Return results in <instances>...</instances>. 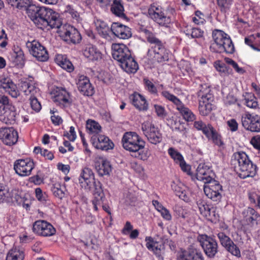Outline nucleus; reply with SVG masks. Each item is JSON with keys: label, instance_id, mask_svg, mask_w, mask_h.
I'll return each instance as SVG.
<instances>
[{"label": "nucleus", "instance_id": "7", "mask_svg": "<svg viewBox=\"0 0 260 260\" xmlns=\"http://www.w3.org/2000/svg\"><path fill=\"white\" fill-rule=\"evenodd\" d=\"M19 85L20 90L26 96H28L30 105L32 110L36 112H39L42 109V106L36 97V95L38 94V88L34 85L31 80L27 79L21 80Z\"/></svg>", "mask_w": 260, "mask_h": 260}, {"label": "nucleus", "instance_id": "58", "mask_svg": "<svg viewBox=\"0 0 260 260\" xmlns=\"http://www.w3.org/2000/svg\"><path fill=\"white\" fill-rule=\"evenodd\" d=\"M17 202L19 206H22L23 208H25L26 210H29L31 202L27 199L26 196L25 195L23 197H20L19 199H17Z\"/></svg>", "mask_w": 260, "mask_h": 260}, {"label": "nucleus", "instance_id": "5", "mask_svg": "<svg viewBox=\"0 0 260 260\" xmlns=\"http://www.w3.org/2000/svg\"><path fill=\"white\" fill-rule=\"evenodd\" d=\"M214 42L210 45L209 49L214 53L233 54L235 51L234 45L230 36L223 30L214 29L212 31Z\"/></svg>", "mask_w": 260, "mask_h": 260}, {"label": "nucleus", "instance_id": "64", "mask_svg": "<svg viewBox=\"0 0 260 260\" xmlns=\"http://www.w3.org/2000/svg\"><path fill=\"white\" fill-rule=\"evenodd\" d=\"M250 144L255 149L260 151V135L253 136L250 140Z\"/></svg>", "mask_w": 260, "mask_h": 260}, {"label": "nucleus", "instance_id": "36", "mask_svg": "<svg viewBox=\"0 0 260 260\" xmlns=\"http://www.w3.org/2000/svg\"><path fill=\"white\" fill-rule=\"evenodd\" d=\"M95 169L99 175L103 176L110 174L112 171V166L108 160L103 158H100L96 162Z\"/></svg>", "mask_w": 260, "mask_h": 260}, {"label": "nucleus", "instance_id": "63", "mask_svg": "<svg viewBox=\"0 0 260 260\" xmlns=\"http://www.w3.org/2000/svg\"><path fill=\"white\" fill-rule=\"evenodd\" d=\"M256 37L257 34L255 36L252 35L245 37L244 39L245 43L254 50Z\"/></svg>", "mask_w": 260, "mask_h": 260}, {"label": "nucleus", "instance_id": "32", "mask_svg": "<svg viewBox=\"0 0 260 260\" xmlns=\"http://www.w3.org/2000/svg\"><path fill=\"white\" fill-rule=\"evenodd\" d=\"M178 260H204L202 252L198 249L189 248L179 253Z\"/></svg>", "mask_w": 260, "mask_h": 260}, {"label": "nucleus", "instance_id": "13", "mask_svg": "<svg viewBox=\"0 0 260 260\" xmlns=\"http://www.w3.org/2000/svg\"><path fill=\"white\" fill-rule=\"evenodd\" d=\"M34 168V160L29 158L17 159L14 163L16 173L21 177L29 176Z\"/></svg>", "mask_w": 260, "mask_h": 260}, {"label": "nucleus", "instance_id": "55", "mask_svg": "<svg viewBox=\"0 0 260 260\" xmlns=\"http://www.w3.org/2000/svg\"><path fill=\"white\" fill-rule=\"evenodd\" d=\"M51 191L55 197L60 200L65 196V192L61 188V184L59 183H55L53 184L51 187Z\"/></svg>", "mask_w": 260, "mask_h": 260}, {"label": "nucleus", "instance_id": "6", "mask_svg": "<svg viewBox=\"0 0 260 260\" xmlns=\"http://www.w3.org/2000/svg\"><path fill=\"white\" fill-rule=\"evenodd\" d=\"M175 10L167 9L157 3L151 4L148 9V16L159 26L168 27L172 22Z\"/></svg>", "mask_w": 260, "mask_h": 260}, {"label": "nucleus", "instance_id": "4", "mask_svg": "<svg viewBox=\"0 0 260 260\" xmlns=\"http://www.w3.org/2000/svg\"><path fill=\"white\" fill-rule=\"evenodd\" d=\"M121 143L123 148L129 152H137L138 158L146 160L149 157L148 152L144 150L145 142L136 132H128L123 135Z\"/></svg>", "mask_w": 260, "mask_h": 260}, {"label": "nucleus", "instance_id": "61", "mask_svg": "<svg viewBox=\"0 0 260 260\" xmlns=\"http://www.w3.org/2000/svg\"><path fill=\"white\" fill-rule=\"evenodd\" d=\"M94 188V196H105V193L102 188V185L101 183L98 181L95 182L93 189Z\"/></svg>", "mask_w": 260, "mask_h": 260}, {"label": "nucleus", "instance_id": "52", "mask_svg": "<svg viewBox=\"0 0 260 260\" xmlns=\"http://www.w3.org/2000/svg\"><path fill=\"white\" fill-rule=\"evenodd\" d=\"M143 82L145 89L151 94L158 96L157 87L148 78H144Z\"/></svg>", "mask_w": 260, "mask_h": 260}, {"label": "nucleus", "instance_id": "20", "mask_svg": "<svg viewBox=\"0 0 260 260\" xmlns=\"http://www.w3.org/2000/svg\"><path fill=\"white\" fill-rule=\"evenodd\" d=\"M17 114L14 106L0 107V121L6 124H14L17 122Z\"/></svg>", "mask_w": 260, "mask_h": 260}, {"label": "nucleus", "instance_id": "3", "mask_svg": "<svg viewBox=\"0 0 260 260\" xmlns=\"http://www.w3.org/2000/svg\"><path fill=\"white\" fill-rule=\"evenodd\" d=\"M232 165L238 176L242 179L253 177L256 173L257 167L244 152H235L232 158Z\"/></svg>", "mask_w": 260, "mask_h": 260}, {"label": "nucleus", "instance_id": "31", "mask_svg": "<svg viewBox=\"0 0 260 260\" xmlns=\"http://www.w3.org/2000/svg\"><path fill=\"white\" fill-rule=\"evenodd\" d=\"M112 28V34L121 39H128L132 36L131 28L119 22H113Z\"/></svg>", "mask_w": 260, "mask_h": 260}, {"label": "nucleus", "instance_id": "17", "mask_svg": "<svg viewBox=\"0 0 260 260\" xmlns=\"http://www.w3.org/2000/svg\"><path fill=\"white\" fill-rule=\"evenodd\" d=\"M95 182L94 174L92 170L87 167L83 168L79 177V183L81 188L87 191H90L93 189Z\"/></svg>", "mask_w": 260, "mask_h": 260}, {"label": "nucleus", "instance_id": "29", "mask_svg": "<svg viewBox=\"0 0 260 260\" xmlns=\"http://www.w3.org/2000/svg\"><path fill=\"white\" fill-rule=\"evenodd\" d=\"M83 56L89 62H98L103 58V54L98 48L92 44L86 45L82 50Z\"/></svg>", "mask_w": 260, "mask_h": 260}, {"label": "nucleus", "instance_id": "46", "mask_svg": "<svg viewBox=\"0 0 260 260\" xmlns=\"http://www.w3.org/2000/svg\"><path fill=\"white\" fill-rule=\"evenodd\" d=\"M175 192L180 199L185 202H188L190 199V193L189 190L185 187H181L176 186L175 187Z\"/></svg>", "mask_w": 260, "mask_h": 260}, {"label": "nucleus", "instance_id": "21", "mask_svg": "<svg viewBox=\"0 0 260 260\" xmlns=\"http://www.w3.org/2000/svg\"><path fill=\"white\" fill-rule=\"evenodd\" d=\"M197 205L200 214L207 220L212 222L218 220L219 215L216 213L215 209L207 204L206 201L199 200L197 202Z\"/></svg>", "mask_w": 260, "mask_h": 260}, {"label": "nucleus", "instance_id": "53", "mask_svg": "<svg viewBox=\"0 0 260 260\" xmlns=\"http://www.w3.org/2000/svg\"><path fill=\"white\" fill-rule=\"evenodd\" d=\"M211 126H212L211 124H206L201 120L194 121L193 127L197 131H201L204 135L207 134L206 133H207Z\"/></svg>", "mask_w": 260, "mask_h": 260}, {"label": "nucleus", "instance_id": "38", "mask_svg": "<svg viewBox=\"0 0 260 260\" xmlns=\"http://www.w3.org/2000/svg\"><path fill=\"white\" fill-rule=\"evenodd\" d=\"M176 108L186 122H192L196 120L195 114L190 109L186 107L182 102Z\"/></svg>", "mask_w": 260, "mask_h": 260}, {"label": "nucleus", "instance_id": "12", "mask_svg": "<svg viewBox=\"0 0 260 260\" xmlns=\"http://www.w3.org/2000/svg\"><path fill=\"white\" fill-rule=\"evenodd\" d=\"M241 123L244 128L251 132H260V115L246 113L241 117Z\"/></svg>", "mask_w": 260, "mask_h": 260}, {"label": "nucleus", "instance_id": "40", "mask_svg": "<svg viewBox=\"0 0 260 260\" xmlns=\"http://www.w3.org/2000/svg\"><path fill=\"white\" fill-rule=\"evenodd\" d=\"M8 4L13 7V9H17L20 10H26L27 13V10L33 4H31L32 0H6Z\"/></svg>", "mask_w": 260, "mask_h": 260}, {"label": "nucleus", "instance_id": "37", "mask_svg": "<svg viewBox=\"0 0 260 260\" xmlns=\"http://www.w3.org/2000/svg\"><path fill=\"white\" fill-rule=\"evenodd\" d=\"M54 61L56 64L68 72L71 73L74 70L73 64L66 55L58 54L56 55Z\"/></svg>", "mask_w": 260, "mask_h": 260}, {"label": "nucleus", "instance_id": "15", "mask_svg": "<svg viewBox=\"0 0 260 260\" xmlns=\"http://www.w3.org/2000/svg\"><path fill=\"white\" fill-rule=\"evenodd\" d=\"M33 232L39 236L50 237L56 233V229L49 222L44 220L36 221L32 225Z\"/></svg>", "mask_w": 260, "mask_h": 260}, {"label": "nucleus", "instance_id": "59", "mask_svg": "<svg viewBox=\"0 0 260 260\" xmlns=\"http://www.w3.org/2000/svg\"><path fill=\"white\" fill-rule=\"evenodd\" d=\"M178 165L183 172L186 173L187 175L191 177L192 180H194V175L191 171V166L187 164L184 159L182 161V162H181Z\"/></svg>", "mask_w": 260, "mask_h": 260}, {"label": "nucleus", "instance_id": "54", "mask_svg": "<svg viewBox=\"0 0 260 260\" xmlns=\"http://www.w3.org/2000/svg\"><path fill=\"white\" fill-rule=\"evenodd\" d=\"M185 35L191 38H201L203 37L204 31L198 27H193L191 29L185 31Z\"/></svg>", "mask_w": 260, "mask_h": 260}, {"label": "nucleus", "instance_id": "51", "mask_svg": "<svg viewBox=\"0 0 260 260\" xmlns=\"http://www.w3.org/2000/svg\"><path fill=\"white\" fill-rule=\"evenodd\" d=\"M234 0H216L217 5L220 11L226 13L230 11Z\"/></svg>", "mask_w": 260, "mask_h": 260}, {"label": "nucleus", "instance_id": "47", "mask_svg": "<svg viewBox=\"0 0 260 260\" xmlns=\"http://www.w3.org/2000/svg\"><path fill=\"white\" fill-rule=\"evenodd\" d=\"M24 253L16 248H12L7 254L6 260H24Z\"/></svg>", "mask_w": 260, "mask_h": 260}, {"label": "nucleus", "instance_id": "27", "mask_svg": "<svg viewBox=\"0 0 260 260\" xmlns=\"http://www.w3.org/2000/svg\"><path fill=\"white\" fill-rule=\"evenodd\" d=\"M0 84L1 87L12 97L17 98L19 95V91L16 85L9 76L5 74L1 75Z\"/></svg>", "mask_w": 260, "mask_h": 260}, {"label": "nucleus", "instance_id": "19", "mask_svg": "<svg viewBox=\"0 0 260 260\" xmlns=\"http://www.w3.org/2000/svg\"><path fill=\"white\" fill-rule=\"evenodd\" d=\"M18 134L13 127H2L0 128V140L6 145L11 146L18 141Z\"/></svg>", "mask_w": 260, "mask_h": 260}, {"label": "nucleus", "instance_id": "30", "mask_svg": "<svg viewBox=\"0 0 260 260\" xmlns=\"http://www.w3.org/2000/svg\"><path fill=\"white\" fill-rule=\"evenodd\" d=\"M243 220L249 226L257 225L260 220V214L252 207H247L242 212Z\"/></svg>", "mask_w": 260, "mask_h": 260}, {"label": "nucleus", "instance_id": "22", "mask_svg": "<svg viewBox=\"0 0 260 260\" xmlns=\"http://www.w3.org/2000/svg\"><path fill=\"white\" fill-rule=\"evenodd\" d=\"M196 175H194V180L197 179L203 181L205 184L214 180V173L208 165L205 163H201L197 167Z\"/></svg>", "mask_w": 260, "mask_h": 260}, {"label": "nucleus", "instance_id": "25", "mask_svg": "<svg viewBox=\"0 0 260 260\" xmlns=\"http://www.w3.org/2000/svg\"><path fill=\"white\" fill-rule=\"evenodd\" d=\"M77 85L79 91L84 96H91L94 94V87L87 77L80 76Z\"/></svg>", "mask_w": 260, "mask_h": 260}, {"label": "nucleus", "instance_id": "9", "mask_svg": "<svg viewBox=\"0 0 260 260\" xmlns=\"http://www.w3.org/2000/svg\"><path fill=\"white\" fill-rule=\"evenodd\" d=\"M142 130L149 143L157 145L162 141V134L159 129L151 122L144 121L142 124Z\"/></svg>", "mask_w": 260, "mask_h": 260}, {"label": "nucleus", "instance_id": "42", "mask_svg": "<svg viewBox=\"0 0 260 260\" xmlns=\"http://www.w3.org/2000/svg\"><path fill=\"white\" fill-rule=\"evenodd\" d=\"M205 136L209 141H212V142L218 146H221L223 145L224 143L222 140V137L220 134H219L216 129L212 126L210 127L207 133Z\"/></svg>", "mask_w": 260, "mask_h": 260}, {"label": "nucleus", "instance_id": "33", "mask_svg": "<svg viewBox=\"0 0 260 260\" xmlns=\"http://www.w3.org/2000/svg\"><path fill=\"white\" fill-rule=\"evenodd\" d=\"M96 30L99 35L105 39H110V34L113 32L112 24L109 26L108 24L101 19H97L95 22Z\"/></svg>", "mask_w": 260, "mask_h": 260}, {"label": "nucleus", "instance_id": "26", "mask_svg": "<svg viewBox=\"0 0 260 260\" xmlns=\"http://www.w3.org/2000/svg\"><path fill=\"white\" fill-rule=\"evenodd\" d=\"M145 241L147 248L152 251L159 259H163V254L165 249L164 243L162 242L160 243L159 242L155 241L151 237H146Z\"/></svg>", "mask_w": 260, "mask_h": 260}, {"label": "nucleus", "instance_id": "2", "mask_svg": "<svg viewBox=\"0 0 260 260\" xmlns=\"http://www.w3.org/2000/svg\"><path fill=\"white\" fill-rule=\"evenodd\" d=\"M142 31L151 45L147 54L148 59L153 62L161 63L168 61L170 51L165 46L166 42L158 38L155 33L149 29L144 28Z\"/></svg>", "mask_w": 260, "mask_h": 260}, {"label": "nucleus", "instance_id": "14", "mask_svg": "<svg viewBox=\"0 0 260 260\" xmlns=\"http://www.w3.org/2000/svg\"><path fill=\"white\" fill-rule=\"evenodd\" d=\"M53 101L61 108L72 105L73 101L71 93L64 88L56 87L54 90Z\"/></svg>", "mask_w": 260, "mask_h": 260}, {"label": "nucleus", "instance_id": "57", "mask_svg": "<svg viewBox=\"0 0 260 260\" xmlns=\"http://www.w3.org/2000/svg\"><path fill=\"white\" fill-rule=\"evenodd\" d=\"M35 196L37 200L43 203L48 201V195L45 192H43L41 188L38 187L35 189Z\"/></svg>", "mask_w": 260, "mask_h": 260}, {"label": "nucleus", "instance_id": "43", "mask_svg": "<svg viewBox=\"0 0 260 260\" xmlns=\"http://www.w3.org/2000/svg\"><path fill=\"white\" fill-rule=\"evenodd\" d=\"M110 6H111V11L114 15L121 18H123L125 16L122 0H113Z\"/></svg>", "mask_w": 260, "mask_h": 260}, {"label": "nucleus", "instance_id": "24", "mask_svg": "<svg viewBox=\"0 0 260 260\" xmlns=\"http://www.w3.org/2000/svg\"><path fill=\"white\" fill-rule=\"evenodd\" d=\"M90 142L96 149L108 150L113 149L114 144L110 139L103 135H93L91 137Z\"/></svg>", "mask_w": 260, "mask_h": 260}, {"label": "nucleus", "instance_id": "60", "mask_svg": "<svg viewBox=\"0 0 260 260\" xmlns=\"http://www.w3.org/2000/svg\"><path fill=\"white\" fill-rule=\"evenodd\" d=\"M106 200L105 196H94V198L92 200V204L93 206V209L95 211L98 210V206L102 205Z\"/></svg>", "mask_w": 260, "mask_h": 260}, {"label": "nucleus", "instance_id": "23", "mask_svg": "<svg viewBox=\"0 0 260 260\" xmlns=\"http://www.w3.org/2000/svg\"><path fill=\"white\" fill-rule=\"evenodd\" d=\"M217 237L219 240L220 244L228 252L238 257H240L241 256V252L239 247L224 232L218 233L217 234Z\"/></svg>", "mask_w": 260, "mask_h": 260}, {"label": "nucleus", "instance_id": "44", "mask_svg": "<svg viewBox=\"0 0 260 260\" xmlns=\"http://www.w3.org/2000/svg\"><path fill=\"white\" fill-rule=\"evenodd\" d=\"M244 104L248 108L256 109L258 108L257 99L251 92H245L244 95Z\"/></svg>", "mask_w": 260, "mask_h": 260}, {"label": "nucleus", "instance_id": "18", "mask_svg": "<svg viewBox=\"0 0 260 260\" xmlns=\"http://www.w3.org/2000/svg\"><path fill=\"white\" fill-rule=\"evenodd\" d=\"M222 187L219 183L214 180L204 185V191L206 196L213 201H219L221 198V192Z\"/></svg>", "mask_w": 260, "mask_h": 260}, {"label": "nucleus", "instance_id": "49", "mask_svg": "<svg viewBox=\"0 0 260 260\" xmlns=\"http://www.w3.org/2000/svg\"><path fill=\"white\" fill-rule=\"evenodd\" d=\"M160 94L166 100L172 103L176 108L182 102L177 96L172 94L169 91L163 90L160 92Z\"/></svg>", "mask_w": 260, "mask_h": 260}, {"label": "nucleus", "instance_id": "39", "mask_svg": "<svg viewBox=\"0 0 260 260\" xmlns=\"http://www.w3.org/2000/svg\"><path fill=\"white\" fill-rule=\"evenodd\" d=\"M121 68L128 74H134L137 72L139 67L137 62L132 56L127 58L124 61L120 64Z\"/></svg>", "mask_w": 260, "mask_h": 260}, {"label": "nucleus", "instance_id": "48", "mask_svg": "<svg viewBox=\"0 0 260 260\" xmlns=\"http://www.w3.org/2000/svg\"><path fill=\"white\" fill-rule=\"evenodd\" d=\"M33 152L36 154H40L45 160H52L54 158V154L52 151L39 146L35 147Z\"/></svg>", "mask_w": 260, "mask_h": 260}, {"label": "nucleus", "instance_id": "41", "mask_svg": "<svg viewBox=\"0 0 260 260\" xmlns=\"http://www.w3.org/2000/svg\"><path fill=\"white\" fill-rule=\"evenodd\" d=\"M205 136L209 141H212V142L218 146H221L223 145L224 143L222 140V137L220 134H219L216 129L212 126L210 127L207 133Z\"/></svg>", "mask_w": 260, "mask_h": 260}, {"label": "nucleus", "instance_id": "28", "mask_svg": "<svg viewBox=\"0 0 260 260\" xmlns=\"http://www.w3.org/2000/svg\"><path fill=\"white\" fill-rule=\"evenodd\" d=\"M112 56L120 63L124 61L127 58L130 57L131 53L128 48L122 44H114L112 47Z\"/></svg>", "mask_w": 260, "mask_h": 260}, {"label": "nucleus", "instance_id": "11", "mask_svg": "<svg viewBox=\"0 0 260 260\" xmlns=\"http://www.w3.org/2000/svg\"><path fill=\"white\" fill-rule=\"evenodd\" d=\"M30 53L38 61H46L49 58L46 48L38 41L34 40L26 43Z\"/></svg>", "mask_w": 260, "mask_h": 260}, {"label": "nucleus", "instance_id": "34", "mask_svg": "<svg viewBox=\"0 0 260 260\" xmlns=\"http://www.w3.org/2000/svg\"><path fill=\"white\" fill-rule=\"evenodd\" d=\"M132 104L140 111H146L148 104L145 97L137 92H135L129 96Z\"/></svg>", "mask_w": 260, "mask_h": 260}, {"label": "nucleus", "instance_id": "62", "mask_svg": "<svg viewBox=\"0 0 260 260\" xmlns=\"http://www.w3.org/2000/svg\"><path fill=\"white\" fill-rule=\"evenodd\" d=\"M63 136L67 137L70 141L74 142L77 138L75 127L73 126H70L69 132H64Z\"/></svg>", "mask_w": 260, "mask_h": 260}, {"label": "nucleus", "instance_id": "8", "mask_svg": "<svg viewBox=\"0 0 260 260\" xmlns=\"http://www.w3.org/2000/svg\"><path fill=\"white\" fill-rule=\"evenodd\" d=\"M201 86L198 93L200 98L199 103V111L202 116L208 115L213 109L212 103L214 101V96L210 93V89L207 85Z\"/></svg>", "mask_w": 260, "mask_h": 260}, {"label": "nucleus", "instance_id": "16", "mask_svg": "<svg viewBox=\"0 0 260 260\" xmlns=\"http://www.w3.org/2000/svg\"><path fill=\"white\" fill-rule=\"evenodd\" d=\"M60 31L63 39L68 43H79L81 36L78 30L73 26L66 24L62 26Z\"/></svg>", "mask_w": 260, "mask_h": 260}, {"label": "nucleus", "instance_id": "10", "mask_svg": "<svg viewBox=\"0 0 260 260\" xmlns=\"http://www.w3.org/2000/svg\"><path fill=\"white\" fill-rule=\"evenodd\" d=\"M197 240L208 257H214L218 252V247L217 242L214 238L206 234H201L199 235Z\"/></svg>", "mask_w": 260, "mask_h": 260}, {"label": "nucleus", "instance_id": "35", "mask_svg": "<svg viewBox=\"0 0 260 260\" xmlns=\"http://www.w3.org/2000/svg\"><path fill=\"white\" fill-rule=\"evenodd\" d=\"M11 59L13 63L18 68H22L25 64V56L22 49L19 46H14L11 53Z\"/></svg>", "mask_w": 260, "mask_h": 260}, {"label": "nucleus", "instance_id": "50", "mask_svg": "<svg viewBox=\"0 0 260 260\" xmlns=\"http://www.w3.org/2000/svg\"><path fill=\"white\" fill-rule=\"evenodd\" d=\"M168 153L171 158L173 159L174 162L177 165L184 159V157L177 150L173 147H170L168 149Z\"/></svg>", "mask_w": 260, "mask_h": 260}, {"label": "nucleus", "instance_id": "56", "mask_svg": "<svg viewBox=\"0 0 260 260\" xmlns=\"http://www.w3.org/2000/svg\"><path fill=\"white\" fill-rule=\"evenodd\" d=\"M224 61L227 64L231 65L237 73L240 74H243L245 73L244 69L239 67L238 63L232 58L225 57Z\"/></svg>", "mask_w": 260, "mask_h": 260}, {"label": "nucleus", "instance_id": "1", "mask_svg": "<svg viewBox=\"0 0 260 260\" xmlns=\"http://www.w3.org/2000/svg\"><path fill=\"white\" fill-rule=\"evenodd\" d=\"M27 15L38 28L44 30L48 26L59 28L62 25L60 15L53 10L32 5L27 10Z\"/></svg>", "mask_w": 260, "mask_h": 260}, {"label": "nucleus", "instance_id": "45", "mask_svg": "<svg viewBox=\"0 0 260 260\" xmlns=\"http://www.w3.org/2000/svg\"><path fill=\"white\" fill-rule=\"evenodd\" d=\"M86 129L89 134L99 135L101 131L102 127L96 121L88 119L86 123Z\"/></svg>", "mask_w": 260, "mask_h": 260}]
</instances>
